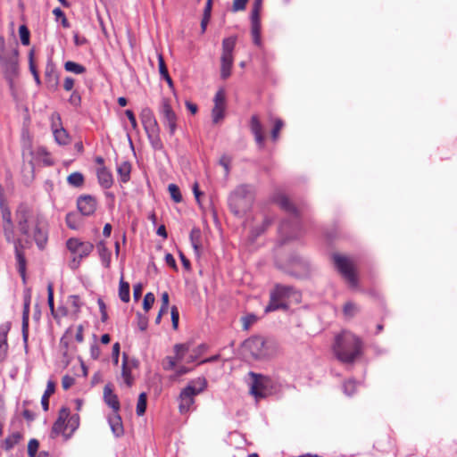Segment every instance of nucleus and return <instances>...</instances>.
Wrapping results in <instances>:
<instances>
[{"label": "nucleus", "mask_w": 457, "mask_h": 457, "mask_svg": "<svg viewBox=\"0 0 457 457\" xmlns=\"http://www.w3.org/2000/svg\"><path fill=\"white\" fill-rule=\"evenodd\" d=\"M137 326L141 331H145L148 326V318L140 312L137 313Z\"/></svg>", "instance_id": "obj_55"}, {"label": "nucleus", "mask_w": 457, "mask_h": 457, "mask_svg": "<svg viewBox=\"0 0 457 457\" xmlns=\"http://www.w3.org/2000/svg\"><path fill=\"white\" fill-rule=\"evenodd\" d=\"M253 378L250 392L255 398H265L278 391L277 383L270 377L250 372Z\"/></svg>", "instance_id": "obj_6"}, {"label": "nucleus", "mask_w": 457, "mask_h": 457, "mask_svg": "<svg viewBox=\"0 0 457 457\" xmlns=\"http://www.w3.org/2000/svg\"><path fill=\"white\" fill-rule=\"evenodd\" d=\"M121 375L124 378L125 383L128 386H131L132 385V377H131V371L127 367V355L126 353H123V361H122V371Z\"/></svg>", "instance_id": "obj_43"}, {"label": "nucleus", "mask_w": 457, "mask_h": 457, "mask_svg": "<svg viewBox=\"0 0 457 457\" xmlns=\"http://www.w3.org/2000/svg\"><path fill=\"white\" fill-rule=\"evenodd\" d=\"M179 313L178 308L176 306H172L171 308V322L172 327L176 329L179 325Z\"/></svg>", "instance_id": "obj_62"}, {"label": "nucleus", "mask_w": 457, "mask_h": 457, "mask_svg": "<svg viewBox=\"0 0 457 457\" xmlns=\"http://www.w3.org/2000/svg\"><path fill=\"white\" fill-rule=\"evenodd\" d=\"M33 238L39 249H44L48 239L47 230L44 221V218L40 214H36L33 220Z\"/></svg>", "instance_id": "obj_13"}, {"label": "nucleus", "mask_w": 457, "mask_h": 457, "mask_svg": "<svg viewBox=\"0 0 457 457\" xmlns=\"http://www.w3.org/2000/svg\"><path fill=\"white\" fill-rule=\"evenodd\" d=\"M66 246L72 253L77 254L79 261L88 256L94 249V245L87 241H81L79 238L71 237L67 240ZM79 262L77 264H73L72 268H77Z\"/></svg>", "instance_id": "obj_11"}, {"label": "nucleus", "mask_w": 457, "mask_h": 457, "mask_svg": "<svg viewBox=\"0 0 457 457\" xmlns=\"http://www.w3.org/2000/svg\"><path fill=\"white\" fill-rule=\"evenodd\" d=\"M75 383L74 378L65 375L62 379V386L64 390L69 389Z\"/></svg>", "instance_id": "obj_60"}, {"label": "nucleus", "mask_w": 457, "mask_h": 457, "mask_svg": "<svg viewBox=\"0 0 457 457\" xmlns=\"http://www.w3.org/2000/svg\"><path fill=\"white\" fill-rule=\"evenodd\" d=\"M256 320V316L254 314H248L242 318L243 322V329L248 330L250 326L254 323Z\"/></svg>", "instance_id": "obj_56"}, {"label": "nucleus", "mask_w": 457, "mask_h": 457, "mask_svg": "<svg viewBox=\"0 0 457 457\" xmlns=\"http://www.w3.org/2000/svg\"><path fill=\"white\" fill-rule=\"evenodd\" d=\"M191 245L199 244L200 243V230L198 228H193L189 235Z\"/></svg>", "instance_id": "obj_61"}, {"label": "nucleus", "mask_w": 457, "mask_h": 457, "mask_svg": "<svg viewBox=\"0 0 457 457\" xmlns=\"http://www.w3.org/2000/svg\"><path fill=\"white\" fill-rule=\"evenodd\" d=\"M253 192L249 185L237 186L228 196V206L236 216H242L251 207L253 203Z\"/></svg>", "instance_id": "obj_5"}, {"label": "nucleus", "mask_w": 457, "mask_h": 457, "mask_svg": "<svg viewBox=\"0 0 457 457\" xmlns=\"http://www.w3.org/2000/svg\"><path fill=\"white\" fill-rule=\"evenodd\" d=\"M2 211V218L4 220V234L8 242L13 243L15 259L17 262V270L20 273L23 283H26V267L27 262L24 254V246L21 239H14L13 223L10 209L4 204H0Z\"/></svg>", "instance_id": "obj_2"}, {"label": "nucleus", "mask_w": 457, "mask_h": 457, "mask_svg": "<svg viewBox=\"0 0 457 457\" xmlns=\"http://www.w3.org/2000/svg\"><path fill=\"white\" fill-rule=\"evenodd\" d=\"M158 66L161 78L165 79L170 87H173V81L168 72L164 59L162 54L158 55Z\"/></svg>", "instance_id": "obj_34"}, {"label": "nucleus", "mask_w": 457, "mask_h": 457, "mask_svg": "<svg viewBox=\"0 0 457 457\" xmlns=\"http://www.w3.org/2000/svg\"><path fill=\"white\" fill-rule=\"evenodd\" d=\"M54 126H55V124L53 123V125H52L53 133H54V137L56 143L60 145H65L69 144L70 137H69L67 131L62 127L60 129H57V128H54Z\"/></svg>", "instance_id": "obj_32"}, {"label": "nucleus", "mask_w": 457, "mask_h": 457, "mask_svg": "<svg viewBox=\"0 0 457 457\" xmlns=\"http://www.w3.org/2000/svg\"><path fill=\"white\" fill-rule=\"evenodd\" d=\"M158 112L163 126L168 129L170 136H173L178 129V115L171 107L170 99L162 97L161 99Z\"/></svg>", "instance_id": "obj_8"}, {"label": "nucleus", "mask_w": 457, "mask_h": 457, "mask_svg": "<svg viewBox=\"0 0 457 457\" xmlns=\"http://www.w3.org/2000/svg\"><path fill=\"white\" fill-rule=\"evenodd\" d=\"M143 293V285L141 283H137L133 286V297L135 301H138L142 296Z\"/></svg>", "instance_id": "obj_64"}, {"label": "nucleus", "mask_w": 457, "mask_h": 457, "mask_svg": "<svg viewBox=\"0 0 457 457\" xmlns=\"http://www.w3.org/2000/svg\"><path fill=\"white\" fill-rule=\"evenodd\" d=\"M34 55H35V50H34V48H32L29 52V71L31 72L33 77L39 75L38 71L35 64Z\"/></svg>", "instance_id": "obj_48"}, {"label": "nucleus", "mask_w": 457, "mask_h": 457, "mask_svg": "<svg viewBox=\"0 0 457 457\" xmlns=\"http://www.w3.org/2000/svg\"><path fill=\"white\" fill-rule=\"evenodd\" d=\"M30 300H31L30 291L28 290L24 294L22 321H21L22 340H23L25 348L28 347V340H29V321Z\"/></svg>", "instance_id": "obj_15"}, {"label": "nucleus", "mask_w": 457, "mask_h": 457, "mask_svg": "<svg viewBox=\"0 0 457 457\" xmlns=\"http://www.w3.org/2000/svg\"><path fill=\"white\" fill-rule=\"evenodd\" d=\"M67 427L71 428V433H73L79 426V416L74 414L68 417Z\"/></svg>", "instance_id": "obj_52"}, {"label": "nucleus", "mask_w": 457, "mask_h": 457, "mask_svg": "<svg viewBox=\"0 0 457 457\" xmlns=\"http://www.w3.org/2000/svg\"><path fill=\"white\" fill-rule=\"evenodd\" d=\"M250 129L254 136L255 142L262 148L264 145L262 125L257 115H253L250 120Z\"/></svg>", "instance_id": "obj_22"}, {"label": "nucleus", "mask_w": 457, "mask_h": 457, "mask_svg": "<svg viewBox=\"0 0 457 457\" xmlns=\"http://www.w3.org/2000/svg\"><path fill=\"white\" fill-rule=\"evenodd\" d=\"M244 347L254 359H263L269 356L266 342L262 337H253L244 343Z\"/></svg>", "instance_id": "obj_12"}, {"label": "nucleus", "mask_w": 457, "mask_h": 457, "mask_svg": "<svg viewBox=\"0 0 457 457\" xmlns=\"http://www.w3.org/2000/svg\"><path fill=\"white\" fill-rule=\"evenodd\" d=\"M119 297L123 303H128L130 299L129 284L122 278L120 280L119 285Z\"/></svg>", "instance_id": "obj_37"}, {"label": "nucleus", "mask_w": 457, "mask_h": 457, "mask_svg": "<svg viewBox=\"0 0 457 457\" xmlns=\"http://www.w3.org/2000/svg\"><path fill=\"white\" fill-rule=\"evenodd\" d=\"M22 439V434L20 432H13L11 435H9L4 441H3V448L5 451H10L16 445L20 443V441Z\"/></svg>", "instance_id": "obj_33"}, {"label": "nucleus", "mask_w": 457, "mask_h": 457, "mask_svg": "<svg viewBox=\"0 0 457 457\" xmlns=\"http://www.w3.org/2000/svg\"><path fill=\"white\" fill-rule=\"evenodd\" d=\"M174 350L176 353V357H167V362L163 366L164 370H173L177 362L183 359L184 354L187 352H189L190 346L188 344H177L174 346Z\"/></svg>", "instance_id": "obj_20"}, {"label": "nucleus", "mask_w": 457, "mask_h": 457, "mask_svg": "<svg viewBox=\"0 0 457 457\" xmlns=\"http://www.w3.org/2000/svg\"><path fill=\"white\" fill-rule=\"evenodd\" d=\"M251 34L253 37V44L260 46L261 41V23L253 21L251 24Z\"/></svg>", "instance_id": "obj_40"}, {"label": "nucleus", "mask_w": 457, "mask_h": 457, "mask_svg": "<svg viewBox=\"0 0 457 457\" xmlns=\"http://www.w3.org/2000/svg\"><path fill=\"white\" fill-rule=\"evenodd\" d=\"M230 162L231 158L226 154L222 155L220 159L219 163L224 168L225 170V176L228 177L230 171Z\"/></svg>", "instance_id": "obj_54"}, {"label": "nucleus", "mask_w": 457, "mask_h": 457, "mask_svg": "<svg viewBox=\"0 0 457 457\" xmlns=\"http://www.w3.org/2000/svg\"><path fill=\"white\" fill-rule=\"evenodd\" d=\"M237 44V37H225L221 45L220 55V78L227 79L231 75V69L234 62L233 52Z\"/></svg>", "instance_id": "obj_7"}, {"label": "nucleus", "mask_w": 457, "mask_h": 457, "mask_svg": "<svg viewBox=\"0 0 457 457\" xmlns=\"http://www.w3.org/2000/svg\"><path fill=\"white\" fill-rule=\"evenodd\" d=\"M67 181L74 187H80L84 184V176L82 173L75 171L68 176Z\"/></svg>", "instance_id": "obj_38"}, {"label": "nucleus", "mask_w": 457, "mask_h": 457, "mask_svg": "<svg viewBox=\"0 0 457 457\" xmlns=\"http://www.w3.org/2000/svg\"><path fill=\"white\" fill-rule=\"evenodd\" d=\"M104 401L113 412H119L120 404L117 395L113 393L112 385L110 383L104 387Z\"/></svg>", "instance_id": "obj_21"}, {"label": "nucleus", "mask_w": 457, "mask_h": 457, "mask_svg": "<svg viewBox=\"0 0 457 457\" xmlns=\"http://www.w3.org/2000/svg\"><path fill=\"white\" fill-rule=\"evenodd\" d=\"M207 387V380L204 377H199L195 379H192L188 382L187 386L185 387L187 391L194 395H197L200 393L204 392Z\"/></svg>", "instance_id": "obj_27"}, {"label": "nucleus", "mask_w": 457, "mask_h": 457, "mask_svg": "<svg viewBox=\"0 0 457 457\" xmlns=\"http://www.w3.org/2000/svg\"><path fill=\"white\" fill-rule=\"evenodd\" d=\"M65 221L71 229H79L82 223L81 217L76 212L67 213Z\"/></svg>", "instance_id": "obj_35"}, {"label": "nucleus", "mask_w": 457, "mask_h": 457, "mask_svg": "<svg viewBox=\"0 0 457 457\" xmlns=\"http://www.w3.org/2000/svg\"><path fill=\"white\" fill-rule=\"evenodd\" d=\"M38 447H39V442L35 438L30 439L28 444L29 457H36Z\"/></svg>", "instance_id": "obj_49"}, {"label": "nucleus", "mask_w": 457, "mask_h": 457, "mask_svg": "<svg viewBox=\"0 0 457 457\" xmlns=\"http://www.w3.org/2000/svg\"><path fill=\"white\" fill-rule=\"evenodd\" d=\"M344 392L346 395L351 396L356 390V382L354 380H347L343 385Z\"/></svg>", "instance_id": "obj_50"}, {"label": "nucleus", "mask_w": 457, "mask_h": 457, "mask_svg": "<svg viewBox=\"0 0 457 457\" xmlns=\"http://www.w3.org/2000/svg\"><path fill=\"white\" fill-rule=\"evenodd\" d=\"M55 383L53 380H48L45 393L41 398V405L45 411L49 409V397L54 393Z\"/></svg>", "instance_id": "obj_31"}, {"label": "nucleus", "mask_w": 457, "mask_h": 457, "mask_svg": "<svg viewBox=\"0 0 457 457\" xmlns=\"http://www.w3.org/2000/svg\"><path fill=\"white\" fill-rule=\"evenodd\" d=\"M333 259L337 269L348 281L351 287H357L358 279L352 261L349 258L340 254H334Z\"/></svg>", "instance_id": "obj_9"}, {"label": "nucleus", "mask_w": 457, "mask_h": 457, "mask_svg": "<svg viewBox=\"0 0 457 457\" xmlns=\"http://www.w3.org/2000/svg\"><path fill=\"white\" fill-rule=\"evenodd\" d=\"M47 303L53 316H55L54 303V284L48 282L47 284Z\"/></svg>", "instance_id": "obj_45"}, {"label": "nucleus", "mask_w": 457, "mask_h": 457, "mask_svg": "<svg viewBox=\"0 0 457 457\" xmlns=\"http://www.w3.org/2000/svg\"><path fill=\"white\" fill-rule=\"evenodd\" d=\"M108 423L112 434L116 437H120L124 434L123 424L119 412H113L112 415H110L108 417Z\"/></svg>", "instance_id": "obj_26"}, {"label": "nucleus", "mask_w": 457, "mask_h": 457, "mask_svg": "<svg viewBox=\"0 0 457 457\" xmlns=\"http://www.w3.org/2000/svg\"><path fill=\"white\" fill-rule=\"evenodd\" d=\"M207 346L204 344H201L194 348L187 358V362H193L196 361L205 351Z\"/></svg>", "instance_id": "obj_41"}, {"label": "nucleus", "mask_w": 457, "mask_h": 457, "mask_svg": "<svg viewBox=\"0 0 457 457\" xmlns=\"http://www.w3.org/2000/svg\"><path fill=\"white\" fill-rule=\"evenodd\" d=\"M146 400L147 395L145 392L141 393L138 396L136 412L137 416H142L145 414L146 410Z\"/></svg>", "instance_id": "obj_42"}, {"label": "nucleus", "mask_w": 457, "mask_h": 457, "mask_svg": "<svg viewBox=\"0 0 457 457\" xmlns=\"http://www.w3.org/2000/svg\"><path fill=\"white\" fill-rule=\"evenodd\" d=\"M96 199L89 195H80L77 200V207L83 216H91L96 210Z\"/></svg>", "instance_id": "obj_17"}, {"label": "nucleus", "mask_w": 457, "mask_h": 457, "mask_svg": "<svg viewBox=\"0 0 457 457\" xmlns=\"http://www.w3.org/2000/svg\"><path fill=\"white\" fill-rule=\"evenodd\" d=\"M96 176L98 183L103 188L108 189L113 185L112 174L105 166L99 167L96 170Z\"/></svg>", "instance_id": "obj_23"}, {"label": "nucleus", "mask_w": 457, "mask_h": 457, "mask_svg": "<svg viewBox=\"0 0 457 457\" xmlns=\"http://www.w3.org/2000/svg\"><path fill=\"white\" fill-rule=\"evenodd\" d=\"M131 164L128 161H124L118 164L117 173L120 183H127L130 179Z\"/></svg>", "instance_id": "obj_30"}, {"label": "nucleus", "mask_w": 457, "mask_h": 457, "mask_svg": "<svg viewBox=\"0 0 457 457\" xmlns=\"http://www.w3.org/2000/svg\"><path fill=\"white\" fill-rule=\"evenodd\" d=\"M45 79L46 87L50 90H55L57 88L59 85V74L56 71L55 64L51 58L47 60L46 64Z\"/></svg>", "instance_id": "obj_19"}, {"label": "nucleus", "mask_w": 457, "mask_h": 457, "mask_svg": "<svg viewBox=\"0 0 457 457\" xmlns=\"http://www.w3.org/2000/svg\"><path fill=\"white\" fill-rule=\"evenodd\" d=\"M248 0H234L232 10L234 12H238L245 9L246 4Z\"/></svg>", "instance_id": "obj_63"}, {"label": "nucleus", "mask_w": 457, "mask_h": 457, "mask_svg": "<svg viewBox=\"0 0 457 457\" xmlns=\"http://www.w3.org/2000/svg\"><path fill=\"white\" fill-rule=\"evenodd\" d=\"M213 102L214 106L212 110V118L213 123H218L224 118L226 96L223 89L216 92Z\"/></svg>", "instance_id": "obj_16"}, {"label": "nucleus", "mask_w": 457, "mask_h": 457, "mask_svg": "<svg viewBox=\"0 0 457 457\" xmlns=\"http://www.w3.org/2000/svg\"><path fill=\"white\" fill-rule=\"evenodd\" d=\"M161 131L146 134L149 143L153 149L156 151H162L164 146L160 137Z\"/></svg>", "instance_id": "obj_36"}, {"label": "nucleus", "mask_w": 457, "mask_h": 457, "mask_svg": "<svg viewBox=\"0 0 457 457\" xmlns=\"http://www.w3.org/2000/svg\"><path fill=\"white\" fill-rule=\"evenodd\" d=\"M362 341L350 331L344 330L335 337L333 352L343 363H353L361 354Z\"/></svg>", "instance_id": "obj_1"}, {"label": "nucleus", "mask_w": 457, "mask_h": 457, "mask_svg": "<svg viewBox=\"0 0 457 457\" xmlns=\"http://www.w3.org/2000/svg\"><path fill=\"white\" fill-rule=\"evenodd\" d=\"M96 249H97L99 257L101 259L102 264L105 268H109L110 264H111L112 253H111L110 250L107 248L105 242L103 240L99 241L96 244Z\"/></svg>", "instance_id": "obj_29"}, {"label": "nucleus", "mask_w": 457, "mask_h": 457, "mask_svg": "<svg viewBox=\"0 0 457 457\" xmlns=\"http://www.w3.org/2000/svg\"><path fill=\"white\" fill-rule=\"evenodd\" d=\"M155 301V296L153 293H147L143 301V308L145 312H148Z\"/></svg>", "instance_id": "obj_51"}, {"label": "nucleus", "mask_w": 457, "mask_h": 457, "mask_svg": "<svg viewBox=\"0 0 457 457\" xmlns=\"http://www.w3.org/2000/svg\"><path fill=\"white\" fill-rule=\"evenodd\" d=\"M140 116L144 129L146 134L161 131L157 120L150 108L143 109Z\"/></svg>", "instance_id": "obj_18"}, {"label": "nucleus", "mask_w": 457, "mask_h": 457, "mask_svg": "<svg viewBox=\"0 0 457 457\" xmlns=\"http://www.w3.org/2000/svg\"><path fill=\"white\" fill-rule=\"evenodd\" d=\"M69 103L75 107L79 106L81 104V96L79 93L77 91H73L69 98Z\"/></svg>", "instance_id": "obj_59"}, {"label": "nucleus", "mask_w": 457, "mask_h": 457, "mask_svg": "<svg viewBox=\"0 0 457 457\" xmlns=\"http://www.w3.org/2000/svg\"><path fill=\"white\" fill-rule=\"evenodd\" d=\"M36 215L33 214L31 209L25 204H21L16 212L15 219L18 228L23 236H29V223L33 225V220Z\"/></svg>", "instance_id": "obj_10"}, {"label": "nucleus", "mask_w": 457, "mask_h": 457, "mask_svg": "<svg viewBox=\"0 0 457 457\" xmlns=\"http://www.w3.org/2000/svg\"><path fill=\"white\" fill-rule=\"evenodd\" d=\"M70 415V410L67 407H62L60 411L57 420L54 421L51 430V437L55 438L60 435L65 436L68 439L70 435L66 436L65 431L68 428L66 420Z\"/></svg>", "instance_id": "obj_14"}, {"label": "nucleus", "mask_w": 457, "mask_h": 457, "mask_svg": "<svg viewBox=\"0 0 457 457\" xmlns=\"http://www.w3.org/2000/svg\"><path fill=\"white\" fill-rule=\"evenodd\" d=\"M195 396L190 394L185 388L179 394V409L180 413H187L190 411L191 407L195 403Z\"/></svg>", "instance_id": "obj_25"}, {"label": "nucleus", "mask_w": 457, "mask_h": 457, "mask_svg": "<svg viewBox=\"0 0 457 457\" xmlns=\"http://www.w3.org/2000/svg\"><path fill=\"white\" fill-rule=\"evenodd\" d=\"M357 312V307L354 303L349 302L344 305V313L346 316H353Z\"/></svg>", "instance_id": "obj_58"}, {"label": "nucleus", "mask_w": 457, "mask_h": 457, "mask_svg": "<svg viewBox=\"0 0 457 457\" xmlns=\"http://www.w3.org/2000/svg\"><path fill=\"white\" fill-rule=\"evenodd\" d=\"M9 329L10 327L6 324L0 326V363L5 360L7 355V334L9 332Z\"/></svg>", "instance_id": "obj_28"}, {"label": "nucleus", "mask_w": 457, "mask_h": 457, "mask_svg": "<svg viewBox=\"0 0 457 457\" xmlns=\"http://www.w3.org/2000/svg\"><path fill=\"white\" fill-rule=\"evenodd\" d=\"M0 60L7 69L15 70L18 63V50L14 48L11 52H0Z\"/></svg>", "instance_id": "obj_24"}, {"label": "nucleus", "mask_w": 457, "mask_h": 457, "mask_svg": "<svg viewBox=\"0 0 457 457\" xmlns=\"http://www.w3.org/2000/svg\"><path fill=\"white\" fill-rule=\"evenodd\" d=\"M19 35L21 44L29 46L30 43V32L26 25L23 24L19 27Z\"/></svg>", "instance_id": "obj_44"}, {"label": "nucleus", "mask_w": 457, "mask_h": 457, "mask_svg": "<svg viewBox=\"0 0 457 457\" xmlns=\"http://www.w3.org/2000/svg\"><path fill=\"white\" fill-rule=\"evenodd\" d=\"M284 126V122L281 119H276L274 122V127L271 130V137L274 141H276L278 137L279 131Z\"/></svg>", "instance_id": "obj_53"}, {"label": "nucleus", "mask_w": 457, "mask_h": 457, "mask_svg": "<svg viewBox=\"0 0 457 457\" xmlns=\"http://www.w3.org/2000/svg\"><path fill=\"white\" fill-rule=\"evenodd\" d=\"M64 69L69 71L75 74H82L86 71L85 66L77 63L72 61H68L64 63Z\"/></svg>", "instance_id": "obj_39"}, {"label": "nucleus", "mask_w": 457, "mask_h": 457, "mask_svg": "<svg viewBox=\"0 0 457 457\" xmlns=\"http://www.w3.org/2000/svg\"><path fill=\"white\" fill-rule=\"evenodd\" d=\"M97 303H98V306H99V311L101 312V320L103 322H106L107 320H108L106 305H105L104 302L103 301V299H101V298H98Z\"/></svg>", "instance_id": "obj_57"}, {"label": "nucleus", "mask_w": 457, "mask_h": 457, "mask_svg": "<svg viewBox=\"0 0 457 457\" xmlns=\"http://www.w3.org/2000/svg\"><path fill=\"white\" fill-rule=\"evenodd\" d=\"M168 190L170 195V197L175 203H180L182 201V195L177 185L170 184L168 186Z\"/></svg>", "instance_id": "obj_46"}, {"label": "nucleus", "mask_w": 457, "mask_h": 457, "mask_svg": "<svg viewBox=\"0 0 457 457\" xmlns=\"http://www.w3.org/2000/svg\"><path fill=\"white\" fill-rule=\"evenodd\" d=\"M274 201L279 205L281 209L291 215V218L289 220H283L278 228V232L283 237V243L287 240L298 237L301 231V224L298 220V212L296 208L290 202L288 197L282 194L275 196Z\"/></svg>", "instance_id": "obj_3"}, {"label": "nucleus", "mask_w": 457, "mask_h": 457, "mask_svg": "<svg viewBox=\"0 0 457 457\" xmlns=\"http://www.w3.org/2000/svg\"><path fill=\"white\" fill-rule=\"evenodd\" d=\"M53 14L56 17V19H61V22L63 28H70V22L67 20L64 12L61 10V8L56 7L53 10Z\"/></svg>", "instance_id": "obj_47"}, {"label": "nucleus", "mask_w": 457, "mask_h": 457, "mask_svg": "<svg viewBox=\"0 0 457 457\" xmlns=\"http://www.w3.org/2000/svg\"><path fill=\"white\" fill-rule=\"evenodd\" d=\"M300 298L301 295L294 287L276 284L270 293V302L265 307V312L287 311L289 308L287 300L294 299L298 302Z\"/></svg>", "instance_id": "obj_4"}]
</instances>
